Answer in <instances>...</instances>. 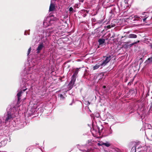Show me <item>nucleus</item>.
Instances as JSON below:
<instances>
[{"instance_id": "1", "label": "nucleus", "mask_w": 152, "mask_h": 152, "mask_svg": "<svg viewBox=\"0 0 152 152\" xmlns=\"http://www.w3.org/2000/svg\"><path fill=\"white\" fill-rule=\"evenodd\" d=\"M52 31H50L49 28L48 29H47L43 32V36L42 39V43L46 44L48 43L47 37H48L50 35Z\"/></svg>"}, {"instance_id": "2", "label": "nucleus", "mask_w": 152, "mask_h": 152, "mask_svg": "<svg viewBox=\"0 0 152 152\" xmlns=\"http://www.w3.org/2000/svg\"><path fill=\"white\" fill-rule=\"evenodd\" d=\"M111 56H108L104 57V58H105L103 62L101 64V66H104L108 63L111 59Z\"/></svg>"}, {"instance_id": "3", "label": "nucleus", "mask_w": 152, "mask_h": 152, "mask_svg": "<svg viewBox=\"0 0 152 152\" xmlns=\"http://www.w3.org/2000/svg\"><path fill=\"white\" fill-rule=\"evenodd\" d=\"M54 0H51V3L49 7V11H53L55 9V4L53 3Z\"/></svg>"}, {"instance_id": "4", "label": "nucleus", "mask_w": 152, "mask_h": 152, "mask_svg": "<svg viewBox=\"0 0 152 152\" xmlns=\"http://www.w3.org/2000/svg\"><path fill=\"white\" fill-rule=\"evenodd\" d=\"M75 80V78H72L71 81L68 85V89L70 90L73 87Z\"/></svg>"}, {"instance_id": "5", "label": "nucleus", "mask_w": 152, "mask_h": 152, "mask_svg": "<svg viewBox=\"0 0 152 152\" xmlns=\"http://www.w3.org/2000/svg\"><path fill=\"white\" fill-rule=\"evenodd\" d=\"M45 45L43 43H40L37 48V53H39L42 50L43 48L44 47Z\"/></svg>"}, {"instance_id": "6", "label": "nucleus", "mask_w": 152, "mask_h": 152, "mask_svg": "<svg viewBox=\"0 0 152 152\" xmlns=\"http://www.w3.org/2000/svg\"><path fill=\"white\" fill-rule=\"evenodd\" d=\"M26 89V88L25 89H23V90L19 91L17 94V95L18 97V101H19L21 99L20 96H22V95L23 94V92H25Z\"/></svg>"}, {"instance_id": "7", "label": "nucleus", "mask_w": 152, "mask_h": 152, "mask_svg": "<svg viewBox=\"0 0 152 152\" xmlns=\"http://www.w3.org/2000/svg\"><path fill=\"white\" fill-rule=\"evenodd\" d=\"M7 117L5 120V122L7 123L8 121H10L12 117L11 115L10 112H8L7 115Z\"/></svg>"}, {"instance_id": "8", "label": "nucleus", "mask_w": 152, "mask_h": 152, "mask_svg": "<svg viewBox=\"0 0 152 152\" xmlns=\"http://www.w3.org/2000/svg\"><path fill=\"white\" fill-rule=\"evenodd\" d=\"M137 37L136 35L133 34H130L128 36V37L129 38H136Z\"/></svg>"}, {"instance_id": "9", "label": "nucleus", "mask_w": 152, "mask_h": 152, "mask_svg": "<svg viewBox=\"0 0 152 152\" xmlns=\"http://www.w3.org/2000/svg\"><path fill=\"white\" fill-rule=\"evenodd\" d=\"M98 145L99 146L104 145L107 147L109 146L110 145V144L108 143L99 142L98 143Z\"/></svg>"}, {"instance_id": "10", "label": "nucleus", "mask_w": 152, "mask_h": 152, "mask_svg": "<svg viewBox=\"0 0 152 152\" xmlns=\"http://www.w3.org/2000/svg\"><path fill=\"white\" fill-rule=\"evenodd\" d=\"M78 70H79L78 69H76L75 70L73 74V75L72 76V78H75V77L77 75L78 73Z\"/></svg>"}, {"instance_id": "11", "label": "nucleus", "mask_w": 152, "mask_h": 152, "mask_svg": "<svg viewBox=\"0 0 152 152\" xmlns=\"http://www.w3.org/2000/svg\"><path fill=\"white\" fill-rule=\"evenodd\" d=\"M100 66H101V68H102V67L101 66V64H97L95 66H93V69L94 70L96 69H97Z\"/></svg>"}, {"instance_id": "12", "label": "nucleus", "mask_w": 152, "mask_h": 152, "mask_svg": "<svg viewBox=\"0 0 152 152\" xmlns=\"http://www.w3.org/2000/svg\"><path fill=\"white\" fill-rule=\"evenodd\" d=\"M98 42L99 45L103 44L105 42V40L103 39H100L98 40Z\"/></svg>"}, {"instance_id": "13", "label": "nucleus", "mask_w": 152, "mask_h": 152, "mask_svg": "<svg viewBox=\"0 0 152 152\" xmlns=\"http://www.w3.org/2000/svg\"><path fill=\"white\" fill-rule=\"evenodd\" d=\"M140 18L137 15H136L134 16V18H133V21H138L140 20Z\"/></svg>"}, {"instance_id": "14", "label": "nucleus", "mask_w": 152, "mask_h": 152, "mask_svg": "<svg viewBox=\"0 0 152 152\" xmlns=\"http://www.w3.org/2000/svg\"><path fill=\"white\" fill-rule=\"evenodd\" d=\"M49 22V24L48 25V26H49L50 24H51L53 23L54 21L50 19L49 18H47Z\"/></svg>"}, {"instance_id": "15", "label": "nucleus", "mask_w": 152, "mask_h": 152, "mask_svg": "<svg viewBox=\"0 0 152 152\" xmlns=\"http://www.w3.org/2000/svg\"><path fill=\"white\" fill-rule=\"evenodd\" d=\"M148 16L146 15L144 16V18L142 16H141V17L142 18H143V22H145L146 20L147 19V18L148 17Z\"/></svg>"}, {"instance_id": "16", "label": "nucleus", "mask_w": 152, "mask_h": 152, "mask_svg": "<svg viewBox=\"0 0 152 152\" xmlns=\"http://www.w3.org/2000/svg\"><path fill=\"white\" fill-rule=\"evenodd\" d=\"M31 48H30L28 50V53H27V55H29V54L30 53V51H31Z\"/></svg>"}, {"instance_id": "17", "label": "nucleus", "mask_w": 152, "mask_h": 152, "mask_svg": "<svg viewBox=\"0 0 152 152\" xmlns=\"http://www.w3.org/2000/svg\"><path fill=\"white\" fill-rule=\"evenodd\" d=\"M140 42V41L139 40L138 41H137V42H134L133 43H132V44H131V45H134L135 44H137V43L139 42Z\"/></svg>"}, {"instance_id": "18", "label": "nucleus", "mask_w": 152, "mask_h": 152, "mask_svg": "<svg viewBox=\"0 0 152 152\" xmlns=\"http://www.w3.org/2000/svg\"><path fill=\"white\" fill-rule=\"evenodd\" d=\"M59 96L61 98H62V99L64 98V96H63V95L62 94H59Z\"/></svg>"}, {"instance_id": "19", "label": "nucleus", "mask_w": 152, "mask_h": 152, "mask_svg": "<svg viewBox=\"0 0 152 152\" xmlns=\"http://www.w3.org/2000/svg\"><path fill=\"white\" fill-rule=\"evenodd\" d=\"M73 10V8L72 7H70L69 8V10L70 12L72 11Z\"/></svg>"}, {"instance_id": "20", "label": "nucleus", "mask_w": 152, "mask_h": 152, "mask_svg": "<svg viewBox=\"0 0 152 152\" xmlns=\"http://www.w3.org/2000/svg\"><path fill=\"white\" fill-rule=\"evenodd\" d=\"M150 147H147V148L146 149V151L147 152L148 151L150 150Z\"/></svg>"}, {"instance_id": "21", "label": "nucleus", "mask_w": 152, "mask_h": 152, "mask_svg": "<svg viewBox=\"0 0 152 152\" xmlns=\"http://www.w3.org/2000/svg\"><path fill=\"white\" fill-rule=\"evenodd\" d=\"M148 60L150 62H152V57L148 58Z\"/></svg>"}, {"instance_id": "22", "label": "nucleus", "mask_w": 152, "mask_h": 152, "mask_svg": "<svg viewBox=\"0 0 152 152\" xmlns=\"http://www.w3.org/2000/svg\"><path fill=\"white\" fill-rule=\"evenodd\" d=\"M114 26H115V25H112L111 26H110V25L108 26L109 27V28H110L111 27H113Z\"/></svg>"}, {"instance_id": "23", "label": "nucleus", "mask_w": 152, "mask_h": 152, "mask_svg": "<svg viewBox=\"0 0 152 152\" xmlns=\"http://www.w3.org/2000/svg\"><path fill=\"white\" fill-rule=\"evenodd\" d=\"M2 125V121L0 119V126H1Z\"/></svg>"}, {"instance_id": "24", "label": "nucleus", "mask_w": 152, "mask_h": 152, "mask_svg": "<svg viewBox=\"0 0 152 152\" xmlns=\"http://www.w3.org/2000/svg\"><path fill=\"white\" fill-rule=\"evenodd\" d=\"M45 23H46V21H45L43 22V24H44V25H45ZM46 23H47V22H46Z\"/></svg>"}, {"instance_id": "25", "label": "nucleus", "mask_w": 152, "mask_h": 152, "mask_svg": "<svg viewBox=\"0 0 152 152\" xmlns=\"http://www.w3.org/2000/svg\"><path fill=\"white\" fill-rule=\"evenodd\" d=\"M24 34H25V35H26V31H25V32Z\"/></svg>"}, {"instance_id": "26", "label": "nucleus", "mask_w": 152, "mask_h": 152, "mask_svg": "<svg viewBox=\"0 0 152 152\" xmlns=\"http://www.w3.org/2000/svg\"><path fill=\"white\" fill-rule=\"evenodd\" d=\"M105 87H105V86H103V88H105Z\"/></svg>"}, {"instance_id": "27", "label": "nucleus", "mask_w": 152, "mask_h": 152, "mask_svg": "<svg viewBox=\"0 0 152 152\" xmlns=\"http://www.w3.org/2000/svg\"><path fill=\"white\" fill-rule=\"evenodd\" d=\"M146 12H144L143 14H142L143 15H145V13H146Z\"/></svg>"}, {"instance_id": "28", "label": "nucleus", "mask_w": 152, "mask_h": 152, "mask_svg": "<svg viewBox=\"0 0 152 152\" xmlns=\"http://www.w3.org/2000/svg\"><path fill=\"white\" fill-rule=\"evenodd\" d=\"M150 46H151V48H152V45H150Z\"/></svg>"}, {"instance_id": "29", "label": "nucleus", "mask_w": 152, "mask_h": 152, "mask_svg": "<svg viewBox=\"0 0 152 152\" xmlns=\"http://www.w3.org/2000/svg\"><path fill=\"white\" fill-rule=\"evenodd\" d=\"M29 34V33L28 32V34Z\"/></svg>"}, {"instance_id": "30", "label": "nucleus", "mask_w": 152, "mask_h": 152, "mask_svg": "<svg viewBox=\"0 0 152 152\" xmlns=\"http://www.w3.org/2000/svg\"><path fill=\"white\" fill-rule=\"evenodd\" d=\"M57 32H57V31H56V33H57Z\"/></svg>"}, {"instance_id": "31", "label": "nucleus", "mask_w": 152, "mask_h": 152, "mask_svg": "<svg viewBox=\"0 0 152 152\" xmlns=\"http://www.w3.org/2000/svg\"><path fill=\"white\" fill-rule=\"evenodd\" d=\"M53 31H54V32H55L54 30H53Z\"/></svg>"}, {"instance_id": "32", "label": "nucleus", "mask_w": 152, "mask_h": 152, "mask_svg": "<svg viewBox=\"0 0 152 152\" xmlns=\"http://www.w3.org/2000/svg\"><path fill=\"white\" fill-rule=\"evenodd\" d=\"M151 140H152V139Z\"/></svg>"}]
</instances>
